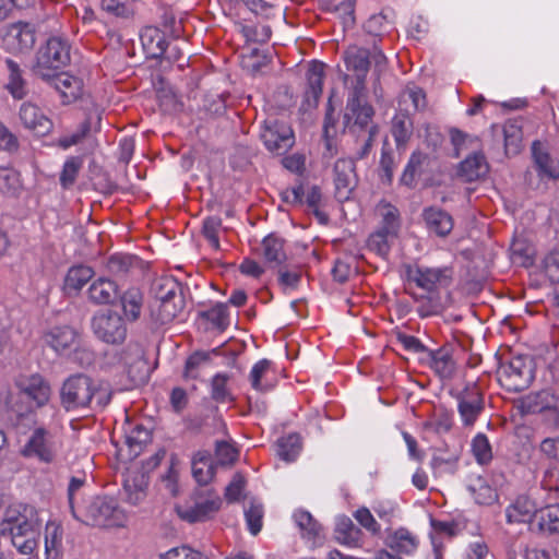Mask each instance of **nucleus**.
Segmentation results:
<instances>
[{
  "instance_id": "1",
  "label": "nucleus",
  "mask_w": 559,
  "mask_h": 559,
  "mask_svg": "<svg viewBox=\"0 0 559 559\" xmlns=\"http://www.w3.org/2000/svg\"><path fill=\"white\" fill-rule=\"evenodd\" d=\"M0 536L8 538L23 555L37 548L38 523L32 507L16 503L9 506L0 521Z\"/></svg>"
},
{
  "instance_id": "2",
  "label": "nucleus",
  "mask_w": 559,
  "mask_h": 559,
  "mask_svg": "<svg viewBox=\"0 0 559 559\" xmlns=\"http://www.w3.org/2000/svg\"><path fill=\"white\" fill-rule=\"evenodd\" d=\"M60 404L67 412L86 407L104 408L111 400L108 386L95 383L90 377L76 373L68 377L59 391Z\"/></svg>"
},
{
  "instance_id": "3",
  "label": "nucleus",
  "mask_w": 559,
  "mask_h": 559,
  "mask_svg": "<svg viewBox=\"0 0 559 559\" xmlns=\"http://www.w3.org/2000/svg\"><path fill=\"white\" fill-rule=\"evenodd\" d=\"M43 416L38 417L37 426L32 430L26 443L21 450L25 457L36 459L41 463H52L62 445L59 437L57 425L58 417L50 418L49 423H45Z\"/></svg>"
},
{
  "instance_id": "4",
  "label": "nucleus",
  "mask_w": 559,
  "mask_h": 559,
  "mask_svg": "<svg viewBox=\"0 0 559 559\" xmlns=\"http://www.w3.org/2000/svg\"><path fill=\"white\" fill-rule=\"evenodd\" d=\"M79 521L99 527L123 526L127 514L111 497H94L83 509L79 508Z\"/></svg>"
},
{
  "instance_id": "5",
  "label": "nucleus",
  "mask_w": 559,
  "mask_h": 559,
  "mask_svg": "<svg viewBox=\"0 0 559 559\" xmlns=\"http://www.w3.org/2000/svg\"><path fill=\"white\" fill-rule=\"evenodd\" d=\"M343 59L348 71L356 76L354 88H365V81L368 70L373 66L374 73L380 75L386 69V57L381 49L373 46L367 49L359 46H349L343 55Z\"/></svg>"
},
{
  "instance_id": "6",
  "label": "nucleus",
  "mask_w": 559,
  "mask_h": 559,
  "mask_svg": "<svg viewBox=\"0 0 559 559\" xmlns=\"http://www.w3.org/2000/svg\"><path fill=\"white\" fill-rule=\"evenodd\" d=\"M71 60V44L64 36L56 35L47 39L37 52L34 71L41 79H49L52 71L67 67Z\"/></svg>"
},
{
  "instance_id": "7",
  "label": "nucleus",
  "mask_w": 559,
  "mask_h": 559,
  "mask_svg": "<svg viewBox=\"0 0 559 559\" xmlns=\"http://www.w3.org/2000/svg\"><path fill=\"white\" fill-rule=\"evenodd\" d=\"M152 290L158 305L163 323L175 319L185 307L181 285L173 277H162L154 282Z\"/></svg>"
},
{
  "instance_id": "8",
  "label": "nucleus",
  "mask_w": 559,
  "mask_h": 559,
  "mask_svg": "<svg viewBox=\"0 0 559 559\" xmlns=\"http://www.w3.org/2000/svg\"><path fill=\"white\" fill-rule=\"evenodd\" d=\"M405 276L409 283H414L426 293L438 294L439 289L445 288L451 284L452 270L448 266L407 265Z\"/></svg>"
},
{
  "instance_id": "9",
  "label": "nucleus",
  "mask_w": 559,
  "mask_h": 559,
  "mask_svg": "<svg viewBox=\"0 0 559 559\" xmlns=\"http://www.w3.org/2000/svg\"><path fill=\"white\" fill-rule=\"evenodd\" d=\"M92 330L95 336L106 344H122L128 329L123 318L111 310L98 311L92 318Z\"/></svg>"
},
{
  "instance_id": "10",
  "label": "nucleus",
  "mask_w": 559,
  "mask_h": 559,
  "mask_svg": "<svg viewBox=\"0 0 559 559\" xmlns=\"http://www.w3.org/2000/svg\"><path fill=\"white\" fill-rule=\"evenodd\" d=\"M19 388L29 399H32L38 407H44L39 416L55 419L59 417V408L55 405H48L51 395L50 384L40 376L32 374L19 382Z\"/></svg>"
},
{
  "instance_id": "11",
  "label": "nucleus",
  "mask_w": 559,
  "mask_h": 559,
  "mask_svg": "<svg viewBox=\"0 0 559 559\" xmlns=\"http://www.w3.org/2000/svg\"><path fill=\"white\" fill-rule=\"evenodd\" d=\"M260 136L266 150L277 155L286 153L295 143L292 128L277 120L265 121Z\"/></svg>"
},
{
  "instance_id": "12",
  "label": "nucleus",
  "mask_w": 559,
  "mask_h": 559,
  "mask_svg": "<svg viewBox=\"0 0 559 559\" xmlns=\"http://www.w3.org/2000/svg\"><path fill=\"white\" fill-rule=\"evenodd\" d=\"M35 40L34 27L25 22L10 24L2 32V48L12 53L32 49Z\"/></svg>"
},
{
  "instance_id": "13",
  "label": "nucleus",
  "mask_w": 559,
  "mask_h": 559,
  "mask_svg": "<svg viewBox=\"0 0 559 559\" xmlns=\"http://www.w3.org/2000/svg\"><path fill=\"white\" fill-rule=\"evenodd\" d=\"M335 197L340 201L349 199L357 185V174L353 158H338L333 167Z\"/></svg>"
},
{
  "instance_id": "14",
  "label": "nucleus",
  "mask_w": 559,
  "mask_h": 559,
  "mask_svg": "<svg viewBox=\"0 0 559 559\" xmlns=\"http://www.w3.org/2000/svg\"><path fill=\"white\" fill-rule=\"evenodd\" d=\"M455 399L463 425L473 426L484 408L480 391L475 384L466 385Z\"/></svg>"
},
{
  "instance_id": "15",
  "label": "nucleus",
  "mask_w": 559,
  "mask_h": 559,
  "mask_svg": "<svg viewBox=\"0 0 559 559\" xmlns=\"http://www.w3.org/2000/svg\"><path fill=\"white\" fill-rule=\"evenodd\" d=\"M501 376L509 382V389L521 391L527 388L533 380L531 362L523 356H515L502 366Z\"/></svg>"
},
{
  "instance_id": "16",
  "label": "nucleus",
  "mask_w": 559,
  "mask_h": 559,
  "mask_svg": "<svg viewBox=\"0 0 559 559\" xmlns=\"http://www.w3.org/2000/svg\"><path fill=\"white\" fill-rule=\"evenodd\" d=\"M421 218L430 236L445 238L454 227L450 213L439 206H428L423 210Z\"/></svg>"
},
{
  "instance_id": "17",
  "label": "nucleus",
  "mask_w": 559,
  "mask_h": 559,
  "mask_svg": "<svg viewBox=\"0 0 559 559\" xmlns=\"http://www.w3.org/2000/svg\"><path fill=\"white\" fill-rule=\"evenodd\" d=\"M221 507V499L216 495H210L206 498L195 499L191 506L177 507V513L180 519L189 522H202L211 514L215 513Z\"/></svg>"
},
{
  "instance_id": "18",
  "label": "nucleus",
  "mask_w": 559,
  "mask_h": 559,
  "mask_svg": "<svg viewBox=\"0 0 559 559\" xmlns=\"http://www.w3.org/2000/svg\"><path fill=\"white\" fill-rule=\"evenodd\" d=\"M79 340L76 331L66 325L55 326L44 336L45 343L60 356H70Z\"/></svg>"
},
{
  "instance_id": "19",
  "label": "nucleus",
  "mask_w": 559,
  "mask_h": 559,
  "mask_svg": "<svg viewBox=\"0 0 559 559\" xmlns=\"http://www.w3.org/2000/svg\"><path fill=\"white\" fill-rule=\"evenodd\" d=\"M365 88H353V92L347 100L346 114L344 116L347 127L354 126L364 128L368 124L373 116V108L364 103L361 99Z\"/></svg>"
},
{
  "instance_id": "20",
  "label": "nucleus",
  "mask_w": 559,
  "mask_h": 559,
  "mask_svg": "<svg viewBox=\"0 0 559 559\" xmlns=\"http://www.w3.org/2000/svg\"><path fill=\"white\" fill-rule=\"evenodd\" d=\"M532 156L537 175L542 180L559 179V158L550 155L539 141L533 142Z\"/></svg>"
},
{
  "instance_id": "21",
  "label": "nucleus",
  "mask_w": 559,
  "mask_h": 559,
  "mask_svg": "<svg viewBox=\"0 0 559 559\" xmlns=\"http://www.w3.org/2000/svg\"><path fill=\"white\" fill-rule=\"evenodd\" d=\"M421 360L426 362L440 379L449 380L455 374L456 364L449 347H440L435 350L429 349L426 357H423Z\"/></svg>"
},
{
  "instance_id": "22",
  "label": "nucleus",
  "mask_w": 559,
  "mask_h": 559,
  "mask_svg": "<svg viewBox=\"0 0 559 559\" xmlns=\"http://www.w3.org/2000/svg\"><path fill=\"white\" fill-rule=\"evenodd\" d=\"M324 76V64L319 61H312L307 71V90L305 92L304 107L312 108L318 105L322 94Z\"/></svg>"
},
{
  "instance_id": "23",
  "label": "nucleus",
  "mask_w": 559,
  "mask_h": 559,
  "mask_svg": "<svg viewBox=\"0 0 559 559\" xmlns=\"http://www.w3.org/2000/svg\"><path fill=\"white\" fill-rule=\"evenodd\" d=\"M19 117L26 129L38 134H45L52 128L51 121L41 112L40 108L32 103H23Z\"/></svg>"
},
{
  "instance_id": "24",
  "label": "nucleus",
  "mask_w": 559,
  "mask_h": 559,
  "mask_svg": "<svg viewBox=\"0 0 559 559\" xmlns=\"http://www.w3.org/2000/svg\"><path fill=\"white\" fill-rule=\"evenodd\" d=\"M284 245L285 241L283 238L270 234L263 238L259 248V254L271 267H277L287 259Z\"/></svg>"
},
{
  "instance_id": "25",
  "label": "nucleus",
  "mask_w": 559,
  "mask_h": 559,
  "mask_svg": "<svg viewBox=\"0 0 559 559\" xmlns=\"http://www.w3.org/2000/svg\"><path fill=\"white\" fill-rule=\"evenodd\" d=\"M385 545L396 552L412 555L417 550L419 540L411 531L400 527L388 532Z\"/></svg>"
},
{
  "instance_id": "26",
  "label": "nucleus",
  "mask_w": 559,
  "mask_h": 559,
  "mask_svg": "<svg viewBox=\"0 0 559 559\" xmlns=\"http://www.w3.org/2000/svg\"><path fill=\"white\" fill-rule=\"evenodd\" d=\"M538 511V506L527 496H520L507 508L506 516L508 523L530 522Z\"/></svg>"
},
{
  "instance_id": "27",
  "label": "nucleus",
  "mask_w": 559,
  "mask_h": 559,
  "mask_svg": "<svg viewBox=\"0 0 559 559\" xmlns=\"http://www.w3.org/2000/svg\"><path fill=\"white\" fill-rule=\"evenodd\" d=\"M414 131V122L409 114L397 110L391 121V133L397 150H405Z\"/></svg>"
},
{
  "instance_id": "28",
  "label": "nucleus",
  "mask_w": 559,
  "mask_h": 559,
  "mask_svg": "<svg viewBox=\"0 0 559 559\" xmlns=\"http://www.w3.org/2000/svg\"><path fill=\"white\" fill-rule=\"evenodd\" d=\"M466 488L478 504L490 506L498 500V493L480 475H469Z\"/></svg>"
},
{
  "instance_id": "29",
  "label": "nucleus",
  "mask_w": 559,
  "mask_h": 559,
  "mask_svg": "<svg viewBox=\"0 0 559 559\" xmlns=\"http://www.w3.org/2000/svg\"><path fill=\"white\" fill-rule=\"evenodd\" d=\"M191 468L194 479L200 485H207L215 475V465L206 450H199L193 454Z\"/></svg>"
},
{
  "instance_id": "30",
  "label": "nucleus",
  "mask_w": 559,
  "mask_h": 559,
  "mask_svg": "<svg viewBox=\"0 0 559 559\" xmlns=\"http://www.w3.org/2000/svg\"><path fill=\"white\" fill-rule=\"evenodd\" d=\"M48 80L51 81V85L61 94L64 102L70 103L81 95V81L68 73L53 74L51 72Z\"/></svg>"
},
{
  "instance_id": "31",
  "label": "nucleus",
  "mask_w": 559,
  "mask_h": 559,
  "mask_svg": "<svg viewBox=\"0 0 559 559\" xmlns=\"http://www.w3.org/2000/svg\"><path fill=\"white\" fill-rule=\"evenodd\" d=\"M427 107L426 94L423 88L416 85H407L399 96V110L409 114L424 110Z\"/></svg>"
},
{
  "instance_id": "32",
  "label": "nucleus",
  "mask_w": 559,
  "mask_h": 559,
  "mask_svg": "<svg viewBox=\"0 0 559 559\" xmlns=\"http://www.w3.org/2000/svg\"><path fill=\"white\" fill-rule=\"evenodd\" d=\"M88 298L97 305L110 304L118 294V287L115 282L100 277L92 283L88 288Z\"/></svg>"
},
{
  "instance_id": "33",
  "label": "nucleus",
  "mask_w": 559,
  "mask_h": 559,
  "mask_svg": "<svg viewBox=\"0 0 559 559\" xmlns=\"http://www.w3.org/2000/svg\"><path fill=\"white\" fill-rule=\"evenodd\" d=\"M63 530L56 521H49L45 527V554L47 559H57L62 551Z\"/></svg>"
},
{
  "instance_id": "34",
  "label": "nucleus",
  "mask_w": 559,
  "mask_h": 559,
  "mask_svg": "<svg viewBox=\"0 0 559 559\" xmlns=\"http://www.w3.org/2000/svg\"><path fill=\"white\" fill-rule=\"evenodd\" d=\"M361 531L354 525L347 516H340L336 521L335 536L338 543L348 547L360 546Z\"/></svg>"
},
{
  "instance_id": "35",
  "label": "nucleus",
  "mask_w": 559,
  "mask_h": 559,
  "mask_svg": "<svg viewBox=\"0 0 559 559\" xmlns=\"http://www.w3.org/2000/svg\"><path fill=\"white\" fill-rule=\"evenodd\" d=\"M488 165L485 156L480 153H475L461 163L459 175L466 181H474L486 175Z\"/></svg>"
},
{
  "instance_id": "36",
  "label": "nucleus",
  "mask_w": 559,
  "mask_h": 559,
  "mask_svg": "<svg viewBox=\"0 0 559 559\" xmlns=\"http://www.w3.org/2000/svg\"><path fill=\"white\" fill-rule=\"evenodd\" d=\"M5 64L8 68V83L7 90L15 99H23L27 95L26 82L22 76L20 66L12 59H7Z\"/></svg>"
},
{
  "instance_id": "37",
  "label": "nucleus",
  "mask_w": 559,
  "mask_h": 559,
  "mask_svg": "<svg viewBox=\"0 0 559 559\" xmlns=\"http://www.w3.org/2000/svg\"><path fill=\"white\" fill-rule=\"evenodd\" d=\"M146 487L143 474L128 476L123 484L127 501L133 506L140 504L146 497Z\"/></svg>"
},
{
  "instance_id": "38",
  "label": "nucleus",
  "mask_w": 559,
  "mask_h": 559,
  "mask_svg": "<svg viewBox=\"0 0 559 559\" xmlns=\"http://www.w3.org/2000/svg\"><path fill=\"white\" fill-rule=\"evenodd\" d=\"M551 406V395L548 391L532 392L520 401V411L523 414H536Z\"/></svg>"
},
{
  "instance_id": "39",
  "label": "nucleus",
  "mask_w": 559,
  "mask_h": 559,
  "mask_svg": "<svg viewBox=\"0 0 559 559\" xmlns=\"http://www.w3.org/2000/svg\"><path fill=\"white\" fill-rule=\"evenodd\" d=\"M415 302L417 304L416 311L420 318H428L441 312L442 305L439 294H413Z\"/></svg>"
},
{
  "instance_id": "40",
  "label": "nucleus",
  "mask_w": 559,
  "mask_h": 559,
  "mask_svg": "<svg viewBox=\"0 0 559 559\" xmlns=\"http://www.w3.org/2000/svg\"><path fill=\"white\" fill-rule=\"evenodd\" d=\"M94 275L90 266L76 265L71 267L64 278V289L69 293L79 292Z\"/></svg>"
},
{
  "instance_id": "41",
  "label": "nucleus",
  "mask_w": 559,
  "mask_h": 559,
  "mask_svg": "<svg viewBox=\"0 0 559 559\" xmlns=\"http://www.w3.org/2000/svg\"><path fill=\"white\" fill-rule=\"evenodd\" d=\"M141 41L153 57H160L166 52V40L156 27H146L141 33Z\"/></svg>"
},
{
  "instance_id": "42",
  "label": "nucleus",
  "mask_w": 559,
  "mask_h": 559,
  "mask_svg": "<svg viewBox=\"0 0 559 559\" xmlns=\"http://www.w3.org/2000/svg\"><path fill=\"white\" fill-rule=\"evenodd\" d=\"M121 307L124 316L130 321L139 319L142 309L143 296L140 289L130 288L120 297Z\"/></svg>"
},
{
  "instance_id": "43",
  "label": "nucleus",
  "mask_w": 559,
  "mask_h": 559,
  "mask_svg": "<svg viewBox=\"0 0 559 559\" xmlns=\"http://www.w3.org/2000/svg\"><path fill=\"white\" fill-rule=\"evenodd\" d=\"M504 148L508 155H515L521 150L523 132L522 127L515 120H509L503 124Z\"/></svg>"
},
{
  "instance_id": "44",
  "label": "nucleus",
  "mask_w": 559,
  "mask_h": 559,
  "mask_svg": "<svg viewBox=\"0 0 559 559\" xmlns=\"http://www.w3.org/2000/svg\"><path fill=\"white\" fill-rule=\"evenodd\" d=\"M300 449V437L297 433H289L277 440L276 453L286 462L294 461L298 456Z\"/></svg>"
},
{
  "instance_id": "45",
  "label": "nucleus",
  "mask_w": 559,
  "mask_h": 559,
  "mask_svg": "<svg viewBox=\"0 0 559 559\" xmlns=\"http://www.w3.org/2000/svg\"><path fill=\"white\" fill-rule=\"evenodd\" d=\"M271 361L267 359H261L253 365L250 370L249 379L251 386L257 391H267L272 388V384L267 381V374L270 372Z\"/></svg>"
},
{
  "instance_id": "46",
  "label": "nucleus",
  "mask_w": 559,
  "mask_h": 559,
  "mask_svg": "<svg viewBox=\"0 0 559 559\" xmlns=\"http://www.w3.org/2000/svg\"><path fill=\"white\" fill-rule=\"evenodd\" d=\"M264 509L261 502L251 499L245 507V519L247 527L252 535H257L262 530Z\"/></svg>"
},
{
  "instance_id": "47",
  "label": "nucleus",
  "mask_w": 559,
  "mask_h": 559,
  "mask_svg": "<svg viewBox=\"0 0 559 559\" xmlns=\"http://www.w3.org/2000/svg\"><path fill=\"white\" fill-rule=\"evenodd\" d=\"M293 519L298 528L300 530L302 537L312 539L320 534V524L312 518V515L308 511L297 510L294 512Z\"/></svg>"
},
{
  "instance_id": "48",
  "label": "nucleus",
  "mask_w": 559,
  "mask_h": 559,
  "mask_svg": "<svg viewBox=\"0 0 559 559\" xmlns=\"http://www.w3.org/2000/svg\"><path fill=\"white\" fill-rule=\"evenodd\" d=\"M427 159V155L421 153V152H414L405 168H404V171L401 176V182L405 186H413L414 182H415V178L417 176V174H419V170L423 166V164L426 162Z\"/></svg>"
},
{
  "instance_id": "49",
  "label": "nucleus",
  "mask_w": 559,
  "mask_h": 559,
  "mask_svg": "<svg viewBox=\"0 0 559 559\" xmlns=\"http://www.w3.org/2000/svg\"><path fill=\"white\" fill-rule=\"evenodd\" d=\"M471 447L477 463L484 465L491 461V445L488 438L484 433H477L472 440Z\"/></svg>"
},
{
  "instance_id": "50",
  "label": "nucleus",
  "mask_w": 559,
  "mask_h": 559,
  "mask_svg": "<svg viewBox=\"0 0 559 559\" xmlns=\"http://www.w3.org/2000/svg\"><path fill=\"white\" fill-rule=\"evenodd\" d=\"M139 263V259L131 254H114L107 262V267L112 274H124Z\"/></svg>"
},
{
  "instance_id": "51",
  "label": "nucleus",
  "mask_w": 559,
  "mask_h": 559,
  "mask_svg": "<svg viewBox=\"0 0 559 559\" xmlns=\"http://www.w3.org/2000/svg\"><path fill=\"white\" fill-rule=\"evenodd\" d=\"M239 28L247 41L263 44L266 43L272 35L269 25L240 24Z\"/></svg>"
},
{
  "instance_id": "52",
  "label": "nucleus",
  "mask_w": 559,
  "mask_h": 559,
  "mask_svg": "<svg viewBox=\"0 0 559 559\" xmlns=\"http://www.w3.org/2000/svg\"><path fill=\"white\" fill-rule=\"evenodd\" d=\"M203 316L221 331L225 330L229 324V313L226 304H215L212 308L203 312Z\"/></svg>"
},
{
  "instance_id": "53",
  "label": "nucleus",
  "mask_w": 559,
  "mask_h": 559,
  "mask_svg": "<svg viewBox=\"0 0 559 559\" xmlns=\"http://www.w3.org/2000/svg\"><path fill=\"white\" fill-rule=\"evenodd\" d=\"M222 230V218L210 216L203 221L202 234L214 249H219V231Z\"/></svg>"
},
{
  "instance_id": "54",
  "label": "nucleus",
  "mask_w": 559,
  "mask_h": 559,
  "mask_svg": "<svg viewBox=\"0 0 559 559\" xmlns=\"http://www.w3.org/2000/svg\"><path fill=\"white\" fill-rule=\"evenodd\" d=\"M229 377L226 373H217L212 379V397L219 403H225L231 400L229 389L227 386Z\"/></svg>"
},
{
  "instance_id": "55",
  "label": "nucleus",
  "mask_w": 559,
  "mask_h": 559,
  "mask_svg": "<svg viewBox=\"0 0 559 559\" xmlns=\"http://www.w3.org/2000/svg\"><path fill=\"white\" fill-rule=\"evenodd\" d=\"M85 484L83 477H72L68 486V503L74 519H80L78 502L81 498L80 491Z\"/></svg>"
},
{
  "instance_id": "56",
  "label": "nucleus",
  "mask_w": 559,
  "mask_h": 559,
  "mask_svg": "<svg viewBox=\"0 0 559 559\" xmlns=\"http://www.w3.org/2000/svg\"><path fill=\"white\" fill-rule=\"evenodd\" d=\"M395 234H389L383 228L370 235L368 239V247L379 255H386L390 249L389 238L394 237Z\"/></svg>"
},
{
  "instance_id": "57",
  "label": "nucleus",
  "mask_w": 559,
  "mask_h": 559,
  "mask_svg": "<svg viewBox=\"0 0 559 559\" xmlns=\"http://www.w3.org/2000/svg\"><path fill=\"white\" fill-rule=\"evenodd\" d=\"M383 225L381 228L389 231V234H395L399 230V211L391 204H383L380 209Z\"/></svg>"
},
{
  "instance_id": "58",
  "label": "nucleus",
  "mask_w": 559,
  "mask_h": 559,
  "mask_svg": "<svg viewBox=\"0 0 559 559\" xmlns=\"http://www.w3.org/2000/svg\"><path fill=\"white\" fill-rule=\"evenodd\" d=\"M81 165L82 162L78 157H72L64 163L62 173L60 175V182L64 188H68L74 183Z\"/></svg>"
},
{
  "instance_id": "59",
  "label": "nucleus",
  "mask_w": 559,
  "mask_h": 559,
  "mask_svg": "<svg viewBox=\"0 0 559 559\" xmlns=\"http://www.w3.org/2000/svg\"><path fill=\"white\" fill-rule=\"evenodd\" d=\"M17 174L8 168H0V192L3 194L14 193L19 188Z\"/></svg>"
},
{
  "instance_id": "60",
  "label": "nucleus",
  "mask_w": 559,
  "mask_h": 559,
  "mask_svg": "<svg viewBox=\"0 0 559 559\" xmlns=\"http://www.w3.org/2000/svg\"><path fill=\"white\" fill-rule=\"evenodd\" d=\"M215 455L221 465L231 464L236 461L238 452L229 442L217 441Z\"/></svg>"
},
{
  "instance_id": "61",
  "label": "nucleus",
  "mask_w": 559,
  "mask_h": 559,
  "mask_svg": "<svg viewBox=\"0 0 559 559\" xmlns=\"http://www.w3.org/2000/svg\"><path fill=\"white\" fill-rule=\"evenodd\" d=\"M354 518L362 527H365L371 534L377 535L380 533L381 527H380L379 523L376 521V519L373 518V515L371 514L369 509H367V508L358 509L355 512Z\"/></svg>"
},
{
  "instance_id": "62",
  "label": "nucleus",
  "mask_w": 559,
  "mask_h": 559,
  "mask_svg": "<svg viewBox=\"0 0 559 559\" xmlns=\"http://www.w3.org/2000/svg\"><path fill=\"white\" fill-rule=\"evenodd\" d=\"M540 525L550 532L559 531V507H547L540 511Z\"/></svg>"
},
{
  "instance_id": "63",
  "label": "nucleus",
  "mask_w": 559,
  "mask_h": 559,
  "mask_svg": "<svg viewBox=\"0 0 559 559\" xmlns=\"http://www.w3.org/2000/svg\"><path fill=\"white\" fill-rule=\"evenodd\" d=\"M160 559H203V556L188 546H180L169 549Z\"/></svg>"
},
{
  "instance_id": "64",
  "label": "nucleus",
  "mask_w": 559,
  "mask_h": 559,
  "mask_svg": "<svg viewBox=\"0 0 559 559\" xmlns=\"http://www.w3.org/2000/svg\"><path fill=\"white\" fill-rule=\"evenodd\" d=\"M544 270L547 277L552 282H559V250L550 252L544 260Z\"/></svg>"
}]
</instances>
